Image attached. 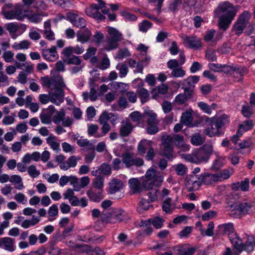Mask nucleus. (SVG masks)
<instances>
[{
	"label": "nucleus",
	"mask_w": 255,
	"mask_h": 255,
	"mask_svg": "<svg viewBox=\"0 0 255 255\" xmlns=\"http://www.w3.org/2000/svg\"><path fill=\"white\" fill-rule=\"evenodd\" d=\"M219 231L223 234H228L229 238L234 248L239 253L245 251L248 253L252 252L255 245V237L253 235H247L245 244L237 233L234 232V225L232 223L223 224L218 226Z\"/></svg>",
	"instance_id": "nucleus-1"
},
{
	"label": "nucleus",
	"mask_w": 255,
	"mask_h": 255,
	"mask_svg": "<svg viewBox=\"0 0 255 255\" xmlns=\"http://www.w3.org/2000/svg\"><path fill=\"white\" fill-rule=\"evenodd\" d=\"M41 85L51 90L55 89L54 92L50 93L51 102L59 106L64 102V93L63 89L66 88V85L62 77L59 75L53 77H41Z\"/></svg>",
	"instance_id": "nucleus-2"
},
{
	"label": "nucleus",
	"mask_w": 255,
	"mask_h": 255,
	"mask_svg": "<svg viewBox=\"0 0 255 255\" xmlns=\"http://www.w3.org/2000/svg\"><path fill=\"white\" fill-rule=\"evenodd\" d=\"M108 36L104 41V35L101 32L97 31L94 35L96 43L100 44L103 42V49L106 51L114 50L118 48L119 43L123 41V34L117 29L109 26L107 27Z\"/></svg>",
	"instance_id": "nucleus-3"
},
{
	"label": "nucleus",
	"mask_w": 255,
	"mask_h": 255,
	"mask_svg": "<svg viewBox=\"0 0 255 255\" xmlns=\"http://www.w3.org/2000/svg\"><path fill=\"white\" fill-rule=\"evenodd\" d=\"M214 152L213 146L211 143L204 144L201 147L196 149L190 154H181L182 159L191 163L199 164L208 161Z\"/></svg>",
	"instance_id": "nucleus-4"
},
{
	"label": "nucleus",
	"mask_w": 255,
	"mask_h": 255,
	"mask_svg": "<svg viewBox=\"0 0 255 255\" xmlns=\"http://www.w3.org/2000/svg\"><path fill=\"white\" fill-rule=\"evenodd\" d=\"M217 10L220 14L219 26L226 30L236 16L237 8L231 2L225 1L219 4Z\"/></svg>",
	"instance_id": "nucleus-5"
},
{
	"label": "nucleus",
	"mask_w": 255,
	"mask_h": 255,
	"mask_svg": "<svg viewBox=\"0 0 255 255\" xmlns=\"http://www.w3.org/2000/svg\"><path fill=\"white\" fill-rule=\"evenodd\" d=\"M206 123L208 124V127H206L204 129V133L209 137L220 136L222 135L224 132L222 128L226 124L229 123V117L226 114H223L221 116L216 118L207 117Z\"/></svg>",
	"instance_id": "nucleus-6"
},
{
	"label": "nucleus",
	"mask_w": 255,
	"mask_h": 255,
	"mask_svg": "<svg viewBox=\"0 0 255 255\" xmlns=\"http://www.w3.org/2000/svg\"><path fill=\"white\" fill-rule=\"evenodd\" d=\"M111 200L103 201L101 206L104 211L101 214V219L103 222L110 223H117L122 221L125 217V211L121 209H109L112 205Z\"/></svg>",
	"instance_id": "nucleus-7"
},
{
	"label": "nucleus",
	"mask_w": 255,
	"mask_h": 255,
	"mask_svg": "<svg viewBox=\"0 0 255 255\" xmlns=\"http://www.w3.org/2000/svg\"><path fill=\"white\" fill-rule=\"evenodd\" d=\"M251 17V13L249 11H244L241 13L237 21L233 26V30L237 35H240L243 33L244 29Z\"/></svg>",
	"instance_id": "nucleus-8"
},
{
	"label": "nucleus",
	"mask_w": 255,
	"mask_h": 255,
	"mask_svg": "<svg viewBox=\"0 0 255 255\" xmlns=\"http://www.w3.org/2000/svg\"><path fill=\"white\" fill-rule=\"evenodd\" d=\"M199 76H190L187 78L180 81L179 83H177V85H182L184 92L188 93V96H191L195 85L199 82Z\"/></svg>",
	"instance_id": "nucleus-9"
},
{
	"label": "nucleus",
	"mask_w": 255,
	"mask_h": 255,
	"mask_svg": "<svg viewBox=\"0 0 255 255\" xmlns=\"http://www.w3.org/2000/svg\"><path fill=\"white\" fill-rule=\"evenodd\" d=\"M161 144L163 155L168 159L172 158L173 154V146L170 135H165L162 137Z\"/></svg>",
	"instance_id": "nucleus-10"
},
{
	"label": "nucleus",
	"mask_w": 255,
	"mask_h": 255,
	"mask_svg": "<svg viewBox=\"0 0 255 255\" xmlns=\"http://www.w3.org/2000/svg\"><path fill=\"white\" fill-rule=\"evenodd\" d=\"M122 160L127 168H130L133 166H141L144 163L142 159L135 157L134 153L129 152H125L123 154Z\"/></svg>",
	"instance_id": "nucleus-11"
},
{
	"label": "nucleus",
	"mask_w": 255,
	"mask_h": 255,
	"mask_svg": "<svg viewBox=\"0 0 255 255\" xmlns=\"http://www.w3.org/2000/svg\"><path fill=\"white\" fill-rule=\"evenodd\" d=\"M196 250L195 247L188 244H180L173 248V253L165 252V255H193Z\"/></svg>",
	"instance_id": "nucleus-12"
},
{
	"label": "nucleus",
	"mask_w": 255,
	"mask_h": 255,
	"mask_svg": "<svg viewBox=\"0 0 255 255\" xmlns=\"http://www.w3.org/2000/svg\"><path fill=\"white\" fill-rule=\"evenodd\" d=\"M141 178L147 186L160 185L163 181L162 177L156 175V171L151 168L147 170L145 176Z\"/></svg>",
	"instance_id": "nucleus-13"
},
{
	"label": "nucleus",
	"mask_w": 255,
	"mask_h": 255,
	"mask_svg": "<svg viewBox=\"0 0 255 255\" xmlns=\"http://www.w3.org/2000/svg\"><path fill=\"white\" fill-rule=\"evenodd\" d=\"M180 37L183 40L184 45L187 48L197 49L202 47L200 39L196 36L182 34Z\"/></svg>",
	"instance_id": "nucleus-14"
},
{
	"label": "nucleus",
	"mask_w": 255,
	"mask_h": 255,
	"mask_svg": "<svg viewBox=\"0 0 255 255\" xmlns=\"http://www.w3.org/2000/svg\"><path fill=\"white\" fill-rule=\"evenodd\" d=\"M129 187L133 194L140 193L147 187L142 178H132L128 180Z\"/></svg>",
	"instance_id": "nucleus-15"
},
{
	"label": "nucleus",
	"mask_w": 255,
	"mask_h": 255,
	"mask_svg": "<svg viewBox=\"0 0 255 255\" xmlns=\"http://www.w3.org/2000/svg\"><path fill=\"white\" fill-rule=\"evenodd\" d=\"M185 184L188 191L198 190L202 185L199 175L187 176L185 179Z\"/></svg>",
	"instance_id": "nucleus-16"
},
{
	"label": "nucleus",
	"mask_w": 255,
	"mask_h": 255,
	"mask_svg": "<svg viewBox=\"0 0 255 255\" xmlns=\"http://www.w3.org/2000/svg\"><path fill=\"white\" fill-rule=\"evenodd\" d=\"M26 12V11H22L19 7H15L13 9L3 11L2 13L6 19L22 20L27 16Z\"/></svg>",
	"instance_id": "nucleus-17"
},
{
	"label": "nucleus",
	"mask_w": 255,
	"mask_h": 255,
	"mask_svg": "<svg viewBox=\"0 0 255 255\" xmlns=\"http://www.w3.org/2000/svg\"><path fill=\"white\" fill-rule=\"evenodd\" d=\"M0 248L9 252H13L16 250L15 241L10 237H3L0 239Z\"/></svg>",
	"instance_id": "nucleus-18"
},
{
	"label": "nucleus",
	"mask_w": 255,
	"mask_h": 255,
	"mask_svg": "<svg viewBox=\"0 0 255 255\" xmlns=\"http://www.w3.org/2000/svg\"><path fill=\"white\" fill-rule=\"evenodd\" d=\"M253 204L250 201H243L236 205V212H239L240 215L249 214Z\"/></svg>",
	"instance_id": "nucleus-19"
},
{
	"label": "nucleus",
	"mask_w": 255,
	"mask_h": 255,
	"mask_svg": "<svg viewBox=\"0 0 255 255\" xmlns=\"http://www.w3.org/2000/svg\"><path fill=\"white\" fill-rule=\"evenodd\" d=\"M123 182L117 178L113 179L109 183V190L108 192L110 194H114L120 192L123 187Z\"/></svg>",
	"instance_id": "nucleus-20"
},
{
	"label": "nucleus",
	"mask_w": 255,
	"mask_h": 255,
	"mask_svg": "<svg viewBox=\"0 0 255 255\" xmlns=\"http://www.w3.org/2000/svg\"><path fill=\"white\" fill-rule=\"evenodd\" d=\"M103 191L95 188H91L87 191V195L90 201L99 202L104 198Z\"/></svg>",
	"instance_id": "nucleus-21"
},
{
	"label": "nucleus",
	"mask_w": 255,
	"mask_h": 255,
	"mask_svg": "<svg viewBox=\"0 0 255 255\" xmlns=\"http://www.w3.org/2000/svg\"><path fill=\"white\" fill-rule=\"evenodd\" d=\"M42 30L44 37L49 41H53L55 39V33L51 29V21L50 20L45 21L43 24Z\"/></svg>",
	"instance_id": "nucleus-22"
},
{
	"label": "nucleus",
	"mask_w": 255,
	"mask_h": 255,
	"mask_svg": "<svg viewBox=\"0 0 255 255\" xmlns=\"http://www.w3.org/2000/svg\"><path fill=\"white\" fill-rule=\"evenodd\" d=\"M201 184L205 185H211L215 182H218L216 173L211 174L207 172L202 173L199 175Z\"/></svg>",
	"instance_id": "nucleus-23"
},
{
	"label": "nucleus",
	"mask_w": 255,
	"mask_h": 255,
	"mask_svg": "<svg viewBox=\"0 0 255 255\" xmlns=\"http://www.w3.org/2000/svg\"><path fill=\"white\" fill-rule=\"evenodd\" d=\"M216 31L214 29H210L206 32L204 40L206 42L211 43V44H215L217 41L222 37V34H218L215 36Z\"/></svg>",
	"instance_id": "nucleus-24"
},
{
	"label": "nucleus",
	"mask_w": 255,
	"mask_h": 255,
	"mask_svg": "<svg viewBox=\"0 0 255 255\" xmlns=\"http://www.w3.org/2000/svg\"><path fill=\"white\" fill-rule=\"evenodd\" d=\"M42 56L44 58L49 61H53L56 59L58 56L55 46H53L50 48L43 50L42 51Z\"/></svg>",
	"instance_id": "nucleus-25"
},
{
	"label": "nucleus",
	"mask_w": 255,
	"mask_h": 255,
	"mask_svg": "<svg viewBox=\"0 0 255 255\" xmlns=\"http://www.w3.org/2000/svg\"><path fill=\"white\" fill-rule=\"evenodd\" d=\"M159 185L156 184L155 185H149L145 188L144 190L147 191V195L148 197V200L150 202H153L157 199L158 194H159L158 189V186Z\"/></svg>",
	"instance_id": "nucleus-26"
},
{
	"label": "nucleus",
	"mask_w": 255,
	"mask_h": 255,
	"mask_svg": "<svg viewBox=\"0 0 255 255\" xmlns=\"http://www.w3.org/2000/svg\"><path fill=\"white\" fill-rule=\"evenodd\" d=\"M197 105L203 113L208 115H211L212 113V111L216 110L218 108V105L215 103H212L211 105H209L202 101L198 102Z\"/></svg>",
	"instance_id": "nucleus-27"
},
{
	"label": "nucleus",
	"mask_w": 255,
	"mask_h": 255,
	"mask_svg": "<svg viewBox=\"0 0 255 255\" xmlns=\"http://www.w3.org/2000/svg\"><path fill=\"white\" fill-rule=\"evenodd\" d=\"M6 28L10 34H14L18 31H20V34H22L26 30V26L24 24H17L15 23L11 22L6 25Z\"/></svg>",
	"instance_id": "nucleus-28"
},
{
	"label": "nucleus",
	"mask_w": 255,
	"mask_h": 255,
	"mask_svg": "<svg viewBox=\"0 0 255 255\" xmlns=\"http://www.w3.org/2000/svg\"><path fill=\"white\" fill-rule=\"evenodd\" d=\"M153 142L145 139H142L138 144L137 151L139 154H144L146 150L152 147Z\"/></svg>",
	"instance_id": "nucleus-29"
},
{
	"label": "nucleus",
	"mask_w": 255,
	"mask_h": 255,
	"mask_svg": "<svg viewBox=\"0 0 255 255\" xmlns=\"http://www.w3.org/2000/svg\"><path fill=\"white\" fill-rule=\"evenodd\" d=\"M101 120L103 122H107L109 121L113 125H115L119 122V117L117 115L108 112L103 113L100 116Z\"/></svg>",
	"instance_id": "nucleus-30"
},
{
	"label": "nucleus",
	"mask_w": 255,
	"mask_h": 255,
	"mask_svg": "<svg viewBox=\"0 0 255 255\" xmlns=\"http://www.w3.org/2000/svg\"><path fill=\"white\" fill-rule=\"evenodd\" d=\"M97 1L99 2L98 4L93 3L91 4L90 7H87L85 9L86 13L88 16L93 17L94 14L97 10H99L104 7V1L102 0H100V1Z\"/></svg>",
	"instance_id": "nucleus-31"
},
{
	"label": "nucleus",
	"mask_w": 255,
	"mask_h": 255,
	"mask_svg": "<svg viewBox=\"0 0 255 255\" xmlns=\"http://www.w3.org/2000/svg\"><path fill=\"white\" fill-rule=\"evenodd\" d=\"M46 142L54 151H58L60 150V144L57 141V137L51 133L46 139Z\"/></svg>",
	"instance_id": "nucleus-32"
},
{
	"label": "nucleus",
	"mask_w": 255,
	"mask_h": 255,
	"mask_svg": "<svg viewBox=\"0 0 255 255\" xmlns=\"http://www.w3.org/2000/svg\"><path fill=\"white\" fill-rule=\"evenodd\" d=\"M162 209L166 214H171L175 209V205L170 198H167L163 202Z\"/></svg>",
	"instance_id": "nucleus-33"
},
{
	"label": "nucleus",
	"mask_w": 255,
	"mask_h": 255,
	"mask_svg": "<svg viewBox=\"0 0 255 255\" xmlns=\"http://www.w3.org/2000/svg\"><path fill=\"white\" fill-rule=\"evenodd\" d=\"M9 181L17 190H21L24 188L23 183L21 177L18 175H13L10 177Z\"/></svg>",
	"instance_id": "nucleus-34"
},
{
	"label": "nucleus",
	"mask_w": 255,
	"mask_h": 255,
	"mask_svg": "<svg viewBox=\"0 0 255 255\" xmlns=\"http://www.w3.org/2000/svg\"><path fill=\"white\" fill-rule=\"evenodd\" d=\"M213 154L216 156V158L213 162L212 168L214 170H217L223 166L225 158L223 156H220L218 152L214 151Z\"/></svg>",
	"instance_id": "nucleus-35"
},
{
	"label": "nucleus",
	"mask_w": 255,
	"mask_h": 255,
	"mask_svg": "<svg viewBox=\"0 0 255 255\" xmlns=\"http://www.w3.org/2000/svg\"><path fill=\"white\" fill-rule=\"evenodd\" d=\"M167 90L168 87L165 84H161L153 89L151 91V94H152L153 97L156 98L160 95H163L166 94Z\"/></svg>",
	"instance_id": "nucleus-36"
},
{
	"label": "nucleus",
	"mask_w": 255,
	"mask_h": 255,
	"mask_svg": "<svg viewBox=\"0 0 255 255\" xmlns=\"http://www.w3.org/2000/svg\"><path fill=\"white\" fill-rule=\"evenodd\" d=\"M90 91L89 93V99L91 101H95L97 99L98 95L96 91V88L98 86L96 85L95 80L93 79H91L89 82Z\"/></svg>",
	"instance_id": "nucleus-37"
},
{
	"label": "nucleus",
	"mask_w": 255,
	"mask_h": 255,
	"mask_svg": "<svg viewBox=\"0 0 255 255\" xmlns=\"http://www.w3.org/2000/svg\"><path fill=\"white\" fill-rule=\"evenodd\" d=\"M133 127L129 121L123 123L120 128V134L122 136H127L131 132Z\"/></svg>",
	"instance_id": "nucleus-38"
},
{
	"label": "nucleus",
	"mask_w": 255,
	"mask_h": 255,
	"mask_svg": "<svg viewBox=\"0 0 255 255\" xmlns=\"http://www.w3.org/2000/svg\"><path fill=\"white\" fill-rule=\"evenodd\" d=\"M253 127L254 124L252 120H248L245 121L239 126L238 134L240 133L241 132L243 134L244 132L252 129Z\"/></svg>",
	"instance_id": "nucleus-39"
},
{
	"label": "nucleus",
	"mask_w": 255,
	"mask_h": 255,
	"mask_svg": "<svg viewBox=\"0 0 255 255\" xmlns=\"http://www.w3.org/2000/svg\"><path fill=\"white\" fill-rule=\"evenodd\" d=\"M233 169L231 168L224 169L221 172L217 173L216 175L218 182L223 181L229 178L230 176L233 174Z\"/></svg>",
	"instance_id": "nucleus-40"
},
{
	"label": "nucleus",
	"mask_w": 255,
	"mask_h": 255,
	"mask_svg": "<svg viewBox=\"0 0 255 255\" xmlns=\"http://www.w3.org/2000/svg\"><path fill=\"white\" fill-rule=\"evenodd\" d=\"M30 42L27 40H24L19 42H14L12 47L15 50H25L29 48Z\"/></svg>",
	"instance_id": "nucleus-41"
},
{
	"label": "nucleus",
	"mask_w": 255,
	"mask_h": 255,
	"mask_svg": "<svg viewBox=\"0 0 255 255\" xmlns=\"http://www.w3.org/2000/svg\"><path fill=\"white\" fill-rule=\"evenodd\" d=\"M58 209L56 204H53L48 210V220L52 222L56 219L58 216Z\"/></svg>",
	"instance_id": "nucleus-42"
},
{
	"label": "nucleus",
	"mask_w": 255,
	"mask_h": 255,
	"mask_svg": "<svg viewBox=\"0 0 255 255\" xmlns=\"http://www.w3.org/2000/svg\"><path fill=\"white\" fill-rule=\"evenodd\" d=\"M205 141V138L199 133H195L191 135L190 142L194 146L202 145Z\"/></svg>",
	"instance_id": "nucleus-43"
},
{
	"label": "nucleus",
	"mask_w": 255,
	"mask_h": 255,
	"mask_svg": "<svg viewBox=\"0 0 255 255\" xmlns=\"http://www.w3.org/2000/svg\"><path fill=\"white\" fill-rule=\"evenodd\" d=\"M17 61L15 62L17 68L22 69L23 66H25L24 62L26 59V55L23 53H18L15 56Z\"/></svg>",
	"instance_id": "nucleus-44"
},
{
	"label": "nucleus",
	"mask_w": 255,
	"mask_h": 255,
	"mask_svg": "<svg viewBox=\"0 0 255 255\" xmlns=\"http://www.w3.org/2000/svg\"><path fill=\"white\" fill-rule=\"evenodd\" d=\"M91 31L88 29L77 34V40L81 43H85L89 40L91 36Z\"/></svg>",
	"instance_id": "nucleus-45"
},
{
	"label": "nucleus",
	"mask_w": 255,
	"mask_h": 255,
	"mask_svg": "<svg viewBox=\"0 0 255 255\" xmlns=\"http://www.w3.org/2000/svg\"><path fill=\"white\" fill-rule=\"evenodd\" d=\"M93 184L95 189L103 191L104 178L102 176H98L93 179Z\"/></svg>",
	"instance_id": "nucleus-46"
},
{
	"label": "nucleus",
	"mask_w": 255,
	"mask_h": 255,
	"mask_svg": "<svg viewBox=\"0 0 255 255\" xmlns=\"http://www.w3.org/2000/svg\"><path fill=\"white\" fill-rule=\"evenodd\" d=\"M150 203L151 202L149 200L142 199L137 208V211L139 213H142L144 211L148 210L150 206Z\"/></svg>",
	"instance_id": "nucleus-47"
},
{
	"label": "nucleus",
	"mask_w": 255,
	"mask_h": 255,
	"mask_svg": "<svg viewBox=\"0 0 255 255\" xmlns=\"http://www.w3.org/2000/svg\"><path fill=\"white\" fill-rule=\"evenodd\" d=\"M192 121V114L188 112H186L182 114L181 117V122L186 126H189L191 124Z\"/></svg>",
	"instance_id": "nucleus-48"
},
{
	"label": "nucleus",
	"mask_w": 255,
	"mask_h": 255,
	"mask_svg": "<svg viewBox=\"0 0 255 255\" xmlns=\"http://www.w3.org/2000/svg\"><path fill=\"white\" fill-rule=\"evenodd\" d=\"M152 24L147 20H144L138 24L139 30L146 32L152 27Z\"/></svg>",
	"instance_id": "nucleus-49"
},
{
	"label": "nucleus",
	"mask_w": 255,
	"mask_h": 255,
	"mask_svg": "<svg viewBox=\"0 0 255 255\" xmlns=\"http://www.w3.org/2000/svg\"><path fill=\"white\" fill-rule=\"evenodd\" d=\"M170 137L172 138V144L174 143L175 145L177 148L179 147L181 144L184 143V137L182 135L180 134H174L173 135H170Z\"/></svg>",
	"instance_id": "nucleus-50"
},
{
	"label": "nucleus",
	"mask_w": 255,
	"mask_h": 255,
	"mask_svg": "<svg viewBox=\"0 0 255 255\" xmlns=\"http://www.w3.org/2000/svg\"><path fill=\"white\" fill-rule=\"evenodd\" d=\"M116 68L119 70V75L121 78L125 77L128 71L127 65L123 63H119L117 65Z\"/></svg>",
	"instance_id": "nucleus-51"
},
{
	"label": "nucleus",
	"mask_w": 255,
	"mask_h": 255,
	"mask_svg": "<svg viewBox=\"0 0 255 255\" xmlns=\"http://www.w3.org/2000/svg\"><path fill=\"white\" fill-rule=\"evenodd\" d=\"M186 74V72L183 69L182 67H179L174 70H172L171 72V75L174 78H182Z\"/></svg>",
	"instance_id": "nucleus-52"
},
{
	"label": "nucleus",
	"mask_w": 255,
	"mask_h": 255,
	"mask_svg": "<svg viewBox=\"0 0 255 255\" xmlns=\"http://www.w3.org/2000/svg\"><path fill=\"white\" fill-rule=\"evenodd\" d=\"M191 96H188V93H185L184 94H179L177 95L175 98V102L178 104H184L187 100Z\"/></svg>",
	"instance_id": "nucleus-53"
},
{
	"label": "nucleus",
	"mask_w": 255,
	"mask_h": 255,
	"mask_svg": "<svg viewBox=\"0 0 255 255\" xmlns=\"http://www.w3.org/2000/svg\"><path fill=\"white\" fill-rule=\"evenodd\" d=\"M27 171L29 176L33 178L37 177L40 174V171L37 169L36 166L34 165L28 166Z\"/></svg>",
	"instance_id": "nucleus-54"
},
{
	"label": "nucleus",
	"mask_w": 255,
	"mask_h": 255,
	"mask_svg": "<svg viewBox=\"0 0 255 255\" xmlns=\"http://www.w3.org/2000/svg\"><path fill=\"white\" fill-rule=\"evenodd\" d=\"M130 55V53L127 48H123L118 51L116 57L119 60H122Z\"/></svg>",
	"instance_id": "nucleus-55"
},
{
	"label": "nucleus",
	"mask_w": 255,
	"mask_h": 255,
	"mask_svg": "<svg viewBox=\"0 0 255 255\" xmlns=\"http://www.w3.org/2000/svg\"><path fill=\"white\" fill-rule=\"evenodd\" d=\"M98 126L96 125H90L88 128V134L95 137H100V133L98 132Z\"/></svg>",
	"instance_id": "nucleus-56"
},
{
	"label": "nucleus",
	"mask_w": 255,
	"mask_h": 255,
	"mask_svg": "<svg viewBox=\"0 0 255 255\" xmlns=\"http://www.w3.org/2000/svg\"><path fill=\"white\" fill-rule=\"evenodd\" d=\"M41 122L42 124L48 125L51 123L52 117L50 113H42L39 116Z\"/></svg>",
	"instance_id": "nucleus-57"
},
{
	"label": "nucleus",
	"mask_w": 255,
	"mask_h": 255,
	"mask_svg": "<svg viewBox=\"0 0 255 255\" xmlns=\"http://www.w3.org/2000/svg\"><path fill=\"white\" fill-rule=\"evenodd\" d=\"M138 96L140 98V100L142 103L147 102L149 96L148 91L144 89L141 88L138 92Z\"/></svg>",
	"instance_id": "nucleus-58"
},
{
	"label": "nucleus",
	"mask_w": 255,
	"mask_h": 255,
	"mask_svg": "<svg viewBox=\"0 0 255 255\" xmlns=\"http://www.w3.org/2000/svg\"><path fill=\"white\" fill-rule=\"evenodd\" d=\"M99 122L102 124V127L101 128L102 132L100 133V137L105 136L110 130V126L107 122H103L101 120V118H99Z\"/></svg>",
	"instance_id": "nucleus-59"
},
{
	"label": "nucleus",
	"mask_w": 255,
	"mask_h": 255,
	"mask_svg": "<svg viewBox=\"0 0 255 255\" xmlns=\"http://www.w3.org/2000/svg\"><path fill=\"white\" fill-rule=\"evenodd\" d=\"M2 58L7 63L13 62L14 53L11 51H5L2 54Z\"/></svg>",
	"instance_id": "nucleus-60"
},
{
	"label": "nucleus",
	"mask_w": 255,
	"mask_h": 255,
	"mask_svg": "<svg viewBox=\"0 0 255 255\" xmlns=\"http://www.w3.org/2000/svg\"><path fill=\"white\" fill-rule=\"evenodd\" d=\"M121 15L126 21H134L137 19V17L134 14H131L126 10L122 11Z\"/></svg>",
	"instance_id": "nucleus-61"
},
{
	"label": "nucleus",
	"mask_w": 255,
	"mask_h": 255,
	"mask_svg": "<svg viewBox=\"0 0 255 255\" xmlns=\"http://www.w3.org/2000/svg\"><path fill=\"white\" fill-rule=\"evenodd\" d=\"M14 199L18 203L23 205H26L27 203V198L22 193L19 192L16 193L14 197Z\"/></svg>",
	"instance_id": "nucleus-62"
},
{
	"label": "nucleus",
	"mask_w": 255,
	"mask_h": 255,
	"mask_svg": "<svg viewBox=\"0 0 255 255\" xmlns=\"http://www.w3.org/2000/svg\"><path fill=\"white\" fill-rule=\"evenodd\" d=\"M65 114L63 110H61L57 113L53 118V122L54 124L59 125L61 122H62L64 118Z\"/></svg>",
	"instance_id": "nucleus-63"
},
{
	"label": "nucleus",
	"mask_w": 255,
	"mask_h": 255,
	"mask_svg": "<svg viewBox=\"0 0 255 255\" xmlns=\"http://www.w3.org/2000/svg\"><path fill=\"white\" fill-rule=\"evenodd\" d=\"M101 174L104 175H110L111 174V168L110 166L106 163H102L99 167Z\"/></svg>",
	"instance_id": "nucleus-64"
}]
</instances>
